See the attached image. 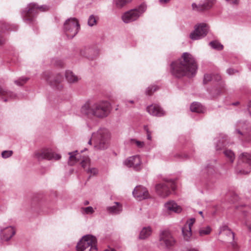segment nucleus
Segmentation results:
<instances>
[{
    "instance_id": "1",
    "label": "nucleus",
    "mask_w": 251,
    "mask_h": 251,
    "mask_svg": "<svg viewBox=\"0 0 251 251\" xmlns=\"http://www.w3.org/2000/svg\"><path fill=\"white\" fill-rule=\"evenodd\" d=\"M197 64L194 57L188 52H184L181 57L170 64V72L175 77L184 76L192 77L197 73Z\"/></svg>"
},
{
    "instance_id": "2",
    "label": "nucleus",
    "mask_w": 251,
    "mask_h": 251,
    "mask_svg": "<svg viewBox=\"0 0 251 251\" xmlns=\"http://www.w3.org/2000/svg\"><path fill=\"white\" fill-rule=\"evenodd\" d=\"M111 109L110 103L107 100L86 102L81 108V113L87 117L103 118L108 116Z\"/></svg>"
},
{
    "instance_id": "3",
    "label": "nucleus",
    "mask_w": 251,
    "mask_h": 251,
    "mask_svg": "<svg viewBox=\"0 0 251 251\" xmlns=\"http://www.w3.org/2000/svg\"><path fill=\"white\" fill-rule=\"evenodd\" d=\"M110 133L106 128H100L92 135L88 144L92 145L93 141L94 148L97 150H104L108 148L110 139Z\"/></svg>"
},
{
    "instance_id": "4",
    "label": "nucleus",
    "mask_w": 251,
    "mask_h": 251,
    "mask_svg": "<svg viewBox=\"0 0 251 251\" xmlns=\"http://www.w3.org/2000/svg\"><path fill=\"white\" fill-rule=\"evenodd\" d=\"M49 10L47 5H38L35 3H30L22 11L23 20L26 23H30L34 21L38 11L45 12Z\"/></svg>"
},
{
    "instance_id": "5",
    "label": "nucleus",
    "mask_w": 251,
    "mask_h": 251,
    "mask_svg": "<svg viewBox=\"0 0 251 251\" xmlns=\"http://www.w3.org/2000/svg\"><path fill=\"white\" fill-rule=\"evenodd\" d=\"M146 10V5L145 3H142L135 8L124 12L122 15L121 19L125 24H129L136 22L140 18L143 16Z\"/></svg>"
},
{
    "instance_id": "6",
    "label": "nucleus",
    "mask_w": 251,
    "mask_h": 251,
    "mask_svg": "<svg viewBox=\"0 0 251 251\" xmlns=\"http://www.w3.org/2000/svg\"><path fill=\"white\" fill-rule=\"evenodd\" d=\"M76 247L77 251H97V239L92 235L84 236Z\"/></svg>"
},
{
    "instance_id": "7",
    "label": "nucleus",
    "mask_w": 251,
    "mask_h": 251,
    "mask_svg": "<svg viewBox=\"0 0 251 251\" xmlns=\"http://www.w3.org/2000/svg\"><path fill=\"white\" fill-rule=\"evenodd\" d=\"M176 242V240L170 231L164 230L160 231L159 235L158 247L169 249L173 247Z\"/></svg>"
},
{
    "instance_id": "8",
    "label": "nucleus",
    "mask_w": 251,
    "mask_h": 251,
    "mask_svg": "<svg viewBox=\"0 0 251 251\" xmlns=\"http://www.w3.org/2000/svg\"><path fill=\"white\" fill-rule=\"evenodd\" d=\"M79 28L78 21L75 18L67 19L64 24V32L70 39H72L76 35Z\"/></svg>"
},
{
    "instance_id": "9",
    "label": "nucleus",
    "mask_w": 251,
    "mask_h": 251,
    "mask_svg": "<svg viewBox=\"0 0 251 251\" xmlns=\"http://www.w3.org/2000/svg\"><path fill=\"white\" fill-rule=\"evenodd\" d=\"M33 156L38 161L44 159L57 160L61 158L60 154L54 153L49 148H43L36 151Z\"/></svg>"
},
{
    "instance_id": "10",
    "label": "nucleus",
    "mask_w": 251,
    "mask_h": 251,
    "mask_svg": "<svg viewBox=\"0 0 251 251\" xmlns=\"http://www.w3.org/2000/svg\"><path fill=\"white\" fill-rule=\"evenodd\" d=\"M176 188L175 181L172 179H165L162 183L157 184L155 186L156 192L162 198L168 196L170 194V189L175 190Z\"/></svg>"
},
{
    "instance_id": "11",
    "label": "nucleus",
    "mask_w": 251,
    "mask_h": 251,
    "mask_svg": "<svg viewBox=\"0 0 251 251\" xmlns=\"http://www.w3.org/2000/svg\"><path fill=\"white\" fill-rule=\"evenodd\" d=\"M209 28V26L205 23L197 24L195 25L194 30L190 33L189 37L192 40L201 39L207 34Z\"/></svg>"
},
{
    "instance_id": "12",
    "label": "nucleus",
    "mask_w": 251,
    "mask_h": 251,
    "mask_svg": "<svg viewBox=\"0 0 251 251\" xmlns=\"http://www.w3.org/2000/svg\"><path fill=\"white\" fill-rule=\"evenodd\" d=\"M42 77L47 81L53 88L58 90H60L62 88V86L61 82L63 78L62 75L60 74L52 76L50 73H45L43 74Z\"/></svg>"
},
{
    "instance_id": "13",
    "label": "nucleus",
    "mask_w": 251,
    "mask_h": 251,
    "mask_svg": "<svg viewBox=\"0 0 251 251\" xmlns=\"http://www.w3.org/2000/svg\"><path fill=\"white\" fill-rule=\"evenodd\" d=\"M124 164L128 167L132 168L135 170L141 169V160L139 155H134L128 157L124 161Z\"/></svg>"
},
{
    "instance_id": "14",
    "label": "nucleus",
    "mask_w": 251,
    "mask_h": 251,
    "mask_svg": "<svg viewBox=\"0 0 251 251\" xmlns=\"http://www.w3.org/2000/svg\"><path fill=\"white\" fill-rule=\"evenodd\" d=\"M133 196L139 201H141L149 197V194L146 188L141 186L136 187L132 192Z\"/></svg>"
},
{
    "instance_id": "15",
    "label": "nucleus",
    "mask_w": 251,
    "mask_h": 251,
    "mask_svg": "<svg viewBox=\"0 0 251 251\" xmlns=\"http://www.w3.org/2000/svg\"><path fill=\"white\" fill-rule=\"evenodd\" d=\"M16 231L13 227H0V233L2 240L8 241L15 234Z\"/></svg>"
},
{
    "instance_id": "16",
    "label": "nucleus",
    "mask_w": 251,
    "mask_h": 251,
    "mask_svg": "<svg viewBox=\"0 0 251 251\" xmlns=\"http://www.w3.org/2000/svg\"><path fill=\"white\" fill-rule=\"evenodd\" d=\"M165 210L168 213L174 212L180 213L182 211V208L180 206L174 201H169L164 204Z\"/></svg>"
},
{
    "instance_id": "17",
    "label": "nucleus",
    "mask_w": 251,
    "mask_h": 251,
    "mask_svg": "<svg viewBox=\"0 0 251 251\" xmlns=\"http://www.w3.org/2000/svg\"><path fill=\"white\" fill-rule=\"evenodd\" d=\"M147 111L150 115L160 117L165 115V111L158 105L151 104L147 107Z\"/></svg>"
},
{
    "instance_id": "18",
    "label": "nucleus",
    "mask_w": 251,
    "mask_h": 251,
    "mask_svg": "<svg viewBox=\"0 0 251 251\" xmlns=\"http://www.w3.org/2000/svg\"><path fill=\"white\" fill-rule=\"evenodd\" d=\"M0 96H2V99L4 102L8 101L10 100L16 99L17 95L12 92L3 89L0 85Z\"/></svg>"
},
{
    "instance_id": "19",
    "label": "nucleus",
    "mask_w": 251,
    "mask_h": 251,
    "mask_svg": "<svg viewBox=\"0 0 251 251\" xmlns=\"http://www.w3.org/2000/svg\"><path fill=\"white\" fill-rule=\"evenodd\" d=\"M238 162L246 163L248 164L249 169H251V154L247 152L241 153L238 157Z\"/></svg>"
},
{
    "instance_id": "20",
    "label": "nucleus",
    "mask_w": 251,
    "mask_h": 251,
    "mask_svg": "<svg viewBox=\"0 0 251 251\" xmlns=\"http://www.w3.org/2000/svg\"><path fill=\"white\" fill-rule=\"evenodd\" d=\"M214 0H208L207 2L203 3L202 5H197L196 3H193L192 6L193 9H197V10H203L210 8L212 5Z\"/></svg>"
},
{
    "instance_id": "21",
    "label": "nucleus",
    "mask_w": 251,
    "mask_h": 251,
    "mask_svg": "<svg viewBox=\"0 0 251 251\" xmlns=\"http://www.w3.org/2000/svg\"><path fill=\"white\" fill-rule=\"evenodd\" d=\"M107 210L109 213L112 214H119L122 211V206L120 203L115 202V205L108 207Z\"/></svg>"
},
{
    "instance_id": "22",
    "label": "nucleus",
    "mask_w": 251,
    "mask_h": 251,
    "mask_svg": "<svg viewBox=\"0 0 251 251\" xmlns=\"http://www.w3.org/2000/svg\"><path fill=\"white\" fill-rule=\"evenodd\" d=\"M182 232L184 239L186 241H190L192 236V230L190 226L185 225L184 227L182 228Z\"/></svg>"
},
{
    "instance_id": "23",
    "label": "nucleus",
    "mask_w": 251,
    "mask_h": 251,
    "mask_svg": "<svg viewBox=\"0 0 251 251\" xmlns=\"http://www.w3.org/2000/svg\"><path fill=\"white\" fill-rule=\"evenodd\" d=\"M191 111L193 112L203 113L205 111L204 107L199 102H194L190 106Z\"/></svg>"
},
{
    "instance_id": "24",
    "label": "nucleus",
    "mask_w": 251,
    "mask_h": 251,
    "mask_svg": "<svg viewBox=\"0 0 251 251\" xmlns=\"http://www.w3.org/2000/svg\"><path fill=\"white\" fill-rule=\"evenodd\" d=\"M10 28L9 26V25L5 23H3L1 24L0 26V45L3 44L5 43V39L4 35V30H9Z\"/></svg>"
},
{
    "instance_id": "25",
    "label": "nucleus",
    "mask_w": 251,
    "mask_h": 251,
    "mask_svg": "<svg viewBox=\"0 0 251 251\" xmlns=\"http://www.w3.org/2000/svg\"><path fill=\"white\" fill-rule=\"evenodd\" d=\"M65 77L68 82L70 83H75L79 80L78 77L75 75L71 71L66 72Z\"/></svg>"
},
{
    "instance_id": "26",
    "label": "nucleus",
    "mask_w": 251,
    "mask_h": 251,
    "mask_svg": "<svg viewBox=\"0 0 251 251\" xmlns=\"http://www.w3.org/2000/svg\"><path fill=\"white\" fill-rule=\"evenodd\" d=\"M151 233V229L150 227H144L139 234V238L145 239L149 237Z\"/></svg>"
},
{
    "instance_id": "27",
    "label": "nucleus",
    "mask_w": 251,
    "mask_h": 251,
    "mask_svg": "<svg viewBox=\"0 0 251 251\" xmlns=\"http://www.w3.org/2000/svg\"><path fill=\"white\" fill-rule=\"evenodd\" d=\"M76 152H77V151H75L74 152H70L68 153L70 155L68 164L71 166L74 165L78 161V158L76 156Z\"/></svg>"
},
{
    "instance_id": "28",
    "label": "nucleus",
    "mask_w": 251,
    "mask_h": 251,
    "mask_svg": "<svg viewBox=\"0 0 251 251\" xmlns=\"http://www.w3.org/2000/svg\"><path fill=\"white\" fill-rule=\"evenodd\" d=\"M212 229L211 227L207 226L205 227H201L199 230V233L200 236H203L204 235H208L210 233Z\"/></svg>"
},
{
    "instance_id": "29",
    "label": "nucleus",
    "mask_w": 251,
    "mask_h": 251,
    "mask_svg": "<svg viewBox=\"0 0 251 251\" xmlns=\"http://www.w3.org/2000/svg\"><path fill=\"white\" fill-rule=\"evenodd\" d=\"M131 1L132 0H114V3L117 8H121Z\"/></svg>"
},
{
    "instance_id": "30",
    "label": "nucleus",
    "mask_w": 251,
    "mask_h": 251,
    "mask_svg": "<svg viewBox=\"0 0 251 251\" xmlns=\"http://www.w3.org/2000/svg\"><path fill=\"white\" fill-rule=\"evenodd\" d=\"M224 153L231 163L233 162L235 159V154L231 150H226L224 151Z\"/></svg>"
},
{
    "instance_id": "31",
    "label": "nucleus",
    "mask_w": 251,
    "mask_h": 251,
    "mask_svg": "<svg viewBox=\"0 0 251 251\" xmlns=\"http://www.w3.org/2000/svg\"><path fill=\"white\" fill-rule=\"evenodd\" d=\"M209 44L212 48L218 50H221L223 49V46L217 41H211Z\"/></svg>"
},
{
    "instance_id": "32",
    "label": "nucleus",
    "mask_w": 251,
    "mask_h": 251,
    "mask_svg": "<svg viewBox=\"0 0 251 251\" xmlns=\"http://www.w3.org/2000/svg\"><path fill=\"white\" fill-rule=\"evenodd\" d=\"M29 79V78L26 76H22L18 79L14 81V83L18 86H22L25 84Z\"/></svg>"
},
{
    "instance_id": "33",
    "label": "nucleus",
    "mask_w": 251,
    "mask_h": 251,
    "mask_svg": "<svg viewBox=\"0 0 251 251\" xmlns=\"http://www.w3.org/2000/svg\"><path fill=\"white\" fill-rule=\"evenodd\" d=\"M97 23V17L94 15L89 16L88 20V25L90 26H93Z\"/></svg>"
},
{
    "instance_id": "34",
    "label": "nucleus",
    "mask_w": 251,
    "mask_h": 251,
    "mask_svg": "<svg viewBox=\"0 0 251 251\" xmlns=\"http://www.w3.org/2000/svg\"><path fill=\"white\" fill-rule=\"evenodd\" d=\"M81 212L85 214H92L94 212V210L92 206H88L82 208Z\"/></svg>"
},
{
    "instance_id": "35",
    "label": "nucleus",
    "mask_w": 251,
    "mask_h": 251,
    "mask_svg": "<svg viewBox=\"0 0 251 251\" xmlns=\"http://www.w3.org/2000/svg\"><path fill=\"white\" fill-rule=\"evenodd\" d=\"M51 63L53 65L58 67H61L64 64L63 61L62 59L57 58H53L51 60Z\"/></svg>"
},
{
    "instance_id": "36",
    "label": "nucleus",
    "mask_w": 251,
    "mask_h": 251,
    "mask_svg": "<svg viewBox=\"0 0 251 251\" xmlns=\"http://www.w3.org/2000/svg\"><path fill=\"white\" fill-rule=\"evenodd\" d=\"M158 89V87L156 85L151 86L147 89L146 93L148 95H151L154 92Z\"/></svg>"
},
{
    "instance_id": "37",
    "label": "nucleus",
    "mask_w": 251,
    "mask_h": 251,
    "mask_svg": "<svg viewBox=\"0 0 251 251\" xmlns=\"http://www.w3.org/2000/svg\"><path fill=\"white\" fill-rule=\"evenodd\" d=\"M131 142L132 144H134L136 146L139 148H142L145 146V143L144 142L138 141L135 139H131Z\"/></svg>"
},
{
    "instance_id": "38",
    "label": "nucleus",
    "mask_w": 251,
    "mask_h": 251,
    "mask_svg": "<svg viewBox=\"0 0 251 251\" xmlns=\"http://www.w3.org/2000/svg\"><path fill=\"white\" fill-rule=\"evenodd\" d=\"M13 154V151H4L1 153V156L3 158H7L12 156Z\"/></svg>"
},
{
    "instance_id": "39",
    "label": "nucleus",
    "mask_w": 251,
    "mask_h": 251,
    "mask_svg": "<svg viewBox=\"0 0 251 251\" xmlns=\"http://www.w3.org/2000/svg\"><path fill=\"white\" fill-rule=\"evenodd\" d=\"M89 163H90V159L87 157H83V158L80 162L81 166L83 168H85L87 165H89Z\"/></svg>"
},
{
    "instance_id": "40",
    "label": "nucleus",
    "mask_w": 251,
    "mask_h": 251,
    "mask_svg": "<svg viewBox=\"0 0 251 251\" xmlns=\"http://www.w3.org/2000/svg\"><path fill=\"white\" fill-rule=\"evenodd\" d=\"M204 173H206L208 175L212 174L214 171V167L212 165L207 166L203 171Z\"/></svg>"
},
{
    "instance_id": "41",
    "label": "nucleus",
    "mask_w": 251,
    "mask_h": 251,
    "mask_svg": "<svg viewBox=\"0 0 251 251\" xmlns=\"http://www.w3.org/2000/svg\"><path fill=\"white\" fill-rule=\"evenodd\" d=\"M213 80L212 75L210 74H205L204 76L203 83L204 84L207 83L210 80Z\"/></svg>"
},
{
    "instance_id": "42",
    "label": "nucleus",
    "mask_w": 251,
    "mask_h": 251,
    "mask_svg": "<svg viewBox=\"0 0 251 251\" xmlns=\"http://www.w3.org/2000/svg\"><path fill=\"white\" fill-rule=\"evenodd\" d=\"M144 129L147 132V139L149 140H151V131H150L149 130V129L148 127V126H144Z\"/></svg>"
},
{
    "instance_id": "43",
    "label": "nucleus",
    "mask_w": 251,
    "mask_h": 251,
    "mask_svg": "<svg viewBox=\"0 0 251 251\" xmlns=\"http://www.w3.org/2000/svg\"><path fill=\"white\" fill-rule=\"evenodd\" d=\"M227 236L230 237L231 239L233 241L234 239V233L231 231V229H228L225 232Z\"/></svg>"
},
{
    "instance_id": "44",
    "label": "nucleus",
    "mask_w": 251,
    "mask_h": 251,
    "mask_svg": "<svg viewBox=\"0 0 251 251\" xmlns=\"http://www.w3.org/2000/svg\"><path fill=\"white\" fill-rule=\"evenodd\" d=\"M224 146L225 143L223 141H219L216 146V150H221Z\"/></svg>"
},
{
    "instance_id": "45",
    "label": "nucleus",
    "mask_w": 251,
    "mask_h": 251,
    "mask_svg": "<svg viewBox=\"0 0 251 251\" xmlns=\"http://www.w3.org/2000/svg\"><path fill=\"white\" fill-rule=\"evenodd\" d=\"M228 227L226 225H224L220 227V232L219 233H222V232H226L228 229Z\"/></svg>"
},
{
    "instance_id": "46",
    "label": "nucleus",
    "mask_w": 251,
    "mask_h": 251,
    "mask_svg": "<svg viewBox=\"0 0 251 251\" xmlns=\"http://www.w3.org/2000/svg\"><path fill=\"white\" fill-rule=\"evenodd\" d=\"M87 172L88 173H90L91 174H92L93 175H95L98 173V170L96 168H93L89 169Z\"/></svg>"
},
{
    "instance_id": "47",
    "label": "nucleus",
    "mask_w": 251,
    "mask_h": 251,
    "mask_svg": "<svg viewBox=\"0 0 251 251\" xmlns=\"http://www.w3.org/2000/svg\"><path fill=\"white\" fill-rule=\"evenodd\" d=\"M195 222V218H191L190 219V220L187 222V223L186 224L187 225V226H190V227L191 228L192 226L193 225Z\"/></svg>"
},
{
    "instance_id": "48",
    "label": "nucleus",
    "mask_w": 251,
    "mask_h": 251,
    "mask_svg": "<svg viewBox=\"0 0 251 251\" xmlns=\"http://www.w3.org/2000/svg\"><path fill=\"white\" fill-rule=\"evenodd\" d=\"M240 124H241V123L240 122H238L236 124V127L237 128L239 127L240 126ZM235 133H237L240 135H243V133L238 128H236V129L235 130Z\"/></svg>"
},
{
    "instance_id": "49",
    "label": "nucleus",
    "mask_w": 251,
    "mask_h": 251,
    "mask_svg": "<svg viewBox=\"0 0 251 251\" xmlns=\"http://www.w3.org/2000/svg\"><path fill=\"white\" fill-rule=\"evenodd\" d=\"M213 79L215 81H218L221 80V76L218 74L212 75Z\"/></svg>"
},
{
    "instance_id": "50",
    "label": "nucleus",
    "mask_w": 251,
    "mask_h": 251,
    "mask_svg": "<svg viewBox=\"0 0 251 251\" xmlns=\"http://www.w3.org/2000/svg\"><path fill=\"white\" fill-rule=\"evenodd\" d=\"M237 71L236 70H234V69H231V68H229V69H228L227 70H226V72L228 74L231 75H233L234 74L235 72H237Z\"/></svg>"
},
{
    "instance_id": "51",
    "label": "nucleus",
    "mask_w": 251,
    "mask_h": 251,
    "mask_svg": "<svg viewBox=\"0 0 251 251\" xmlns=\"http://www.w3.org/2000/svg\"><path fill=\"white\" fill-rule=\"evenodd\" d=\"M246 226L248 227L249 230L250 231H251V220L247 221L246 223Z\"/></svg>"
},
{
    "instance_id": "52",
    "label": "nucleus",
    "mask_w": 251,
    "mask_h": 251,
    "mask_svg": "<svg viewBox=\"0 0 251 251\" xmlns=\"http://www.w3.org/2000/svg\"><path fill=\"white\" fill-rule=\"evenodd\" d=\"M170 1V0H159L160 4L161 5L167 4L169 3Z\"/></svg>"
},
{
    "instance_id": "53",
    "label": "nucleus",
    "mask_w": 251,
    "mask_h": 251,
    "mask_svg": "<svg viewBox=\"0 0 251 251\" xmlns=\"http://www.w3.org/2000/svg\"><path fill=\"white\" fill-rule=\"evenodd\" d=\"M228 3L231 4H236L238 3V0H226Z\"/></svg>"
},
{
    "instance_id": "54",
    "label": "nucleus",
    "mask_w": 251,
    "mask_h": 251,
    "mask_svg": "<svg viewBox=\"0 0 251 251\" xmlns=\"http://www.w3.org/2000/svg\"><path fill=\"white\" fill-rule=\"evenodd\" d=\"M125 103L127 106H129V104L134 103V101L132 100H126L125 101Z\"/></svg>"
},
{
    "instance_id": "55",
    "label": "nucleus",
    "mask_w": 251,
    "mask_h": 251,
    "mask_svg": "<svg viewBox=\"0 0 251 251\" xmlns=\"http://www.w3.org/2000/svg\"><path fill=\"white\" fill-rule=\"evenodd\" d=\"M177 156H178V157H179L180 158H181L182 159H184L187 158L188 157L187 155H185V154H184V155H182V154H177Z\"/></svg>"
},
{
    "instance_id": "56",
    "label": "nucleus",
    "mask_w": 251,
    "mask_h": 251,
    "mask_svg": "<svg viewBox=\"0 0 251 251\" xmlns=\"http://www.w3.org/2000/svg\"><path fill=\"white\" fill-rule=\"evenodd\" d=\"M248 111H249L250 115L251 116V102H250L248 105Z\"/></svg>"
},
{
    "instance_id": "57",
    "label": "nucleus",
    "mask_w": 251,
    "mask_h": 251,
    "mask_svg": "<svg viewBox=\"0 0 251 251\" xmlns=\"http://www.w3.org/2000/svg\"><path fill=\"white\" fill-rule=\"evenodd\" d=\"M104 251H116L115 249H114L113 248H108L105 249V250H104Z\"/></svg>"
},
{
    "instance_id": "58",
    "label": "nucleus",
    "mask_w": 251,
    "mask_h": 251,
    "mask_svg": "<svg viewBox=\"0 0 251 251\" xmlns=\"http://www.w3.org/2000/svg\"><path fill=\"white\" fill-rule=\"evenodd\" d=\"M80 55L83 56H86L85 53L83 50L80 51Z\"/></svg>"
},
{
    "instance_id": "59",
    "label": "nucleus",
    "mask_w": 251,
    "mask_h": 251,
    "mask_svg": "<svg viewBox=\"0 0 251 251\" xmlns=\"http://www.w3.org/2000/svg\"><path fill=\"white\" fill-rule=\"evenodd\" d=\"M240 173H242V174H247L249 173V172H248V171H240Z\"/></svg>"
},
{
    "instance_id": "60",
    "label": "nucleus",
    "mask_w": 251,
    "mask_h": 251,
    "mask_svg": "<svg viewBox=\"0 0 251 251\" xmlns=\"http://www.w3.org/2000/svg\"><path fill=\"white\" fill-rule=\"evenodd\" d=\"M187 251H198V250L196 249L193 248V249H189V250H187Z\"/></svg>"
},
{
    "instance_id": "61",
    "label": "nucleus",
    "mask_w": 251,
    "mask_h": 251,
    "mask_svg": "<svg viewBox=\"0 0 251 251\" xmlns=\"http://www.w3.org/2000/svg\"><path fill=\"white\" fill-rule=\"evenodd\" d=\"M248 66L249 69L251 70V63H250L248 64Z\"/></svg>"
},
{
    "instance_id": "62",
    "label": "nucleus",
    "mask_w": 251,
    "mask_h": 251,
    "mask_svg": "<svg viewBox=\"0 0 251 251\" xmlns=\"http://www.w3.org/2000/svg\"><path fill=\"white\" fill-rule=\"evenodd\" d=\"M239 104V102H236L232 103L233 105H237Z\"/></svg>"
},
{
    "instance_id": "63",
    "label": "nucleus",
    "mask_w": 251,
    "mask_h": 251,
    "mask_svg": "<svg viewBox=\"0 0 251 251\" xmlns=\"http://www.w3.org/2000/svg\"><path fill=\"white\" fill-rule=\"evenodd\" d=\"M84 205H86L88 204L89 203V202L88 201H85L84 202Z\"/></svg>"
},
{
    "instance_id": "64",
    "label": "nucleus",
    "mask_w": 251,
    "mask_h": 251,
    "mask_svg": "<svg viewBox=\"0 0 251 251\" xmlns=\"http://www.w3.org/2000/svg\"><path fill=\"white\" fill-rule=\"evenodd\" d=\"M199 213L203 217L202 212L201 211H199Z\"/></svg>"
}]
</instances>
